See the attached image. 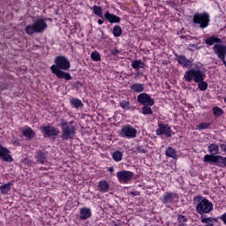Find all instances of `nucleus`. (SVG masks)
Instances as JSON below:
<instances>
[{
  "instance_id": "obj_1",
  "label": "nucleus",
  "mask_w": 226,
  "mask_h": 226,
  "mask_svg": "<svg viewBox=\"0 0 226 226\" xmlns=\"http://www.w3.org/2000/svg\"><path fill=\"white\" fill-rule=\"evenodd\" d=\"M55 64L51 65L50 70L57 79H64L65 80H72V75L68 72L72 66L70 59L65 56H58L55 58ZM64 70V71H63Z\"/></svg>"
},
{
  "instance_id": "obj_2",
  "label": "nucleus",
  "mask_w": 226,
  "mask_h": 226,
  "mask_svg": "<svg viewBox=\"0 0 226 226\" xmlns=\"http://www.w3.org/2000/svg\"><path fill=\"white\" fill-rule=\"evenodd\" d=\"M60 126L62 129V140H72L77 135L75 121L66 122V120H61Z\"/></svg>"
},
{
  "instance_id": "obj_3",
  "label": "nucleus",
  "mask_w": 226,
  "mask_h": 226,
  "mask_svg": "<svg viewBox=\"0 0 226 226\" xmlns=\"http://www.w3.org/2000/svg\"><path fill=\"white\" fill-rule=\"evenodd\" d=\"M194 202H197L196 210L199 215H207L213 211V203L209 200L198 196L194 198Z\"/></svg>"
},
{
  "instance_id": "obj_4",
  "label": "nucleus",
  "mask_w": 226,
  "mask_h": 226,
  "mask_svg": "<svg viewBox=\"0 0 226 226\" xmlns=\"http://www.w3.org/2000/svg\"><path fill=\"white\" fill-rule=\"evenodd\" d=\"M47 27H49L47 20L45 19H38L34 24L26 26L25 31L26 34L31 36L34 33H43Z\"/></svg>"
},
{
  "instance_id": "obj_5",
  "label": "nucleus",
  "mask_w": 226,
  "mask_h": 226,
  "mask_svg": "<svg viewBox=\"0 0 226 226\" xmlns=\"http://www.w3.org/2000/svg\"><path fill=\"white\" fill-rule=\"evenodd\" d=\"M184 79L186 82H192L193 80L199 83L206 80V73L200 69H190L185 72Z\"/></svg>"
},
{
  "instance_id": "obj_6",
  "label": "nucleus",
  "mask_w": 226,
  "mask_h": 226,
  "mask_svg": "<svg viewBox=\"0 0 226 226\" xmlns=\"http://www.w3.org/2000/svg\"><path fill=\"white\" fill-rule=\"evenodd\" d=\"M192 22L194 24H199L201 29H206L209 26V13H195L193 16Z\"/></svg>"
},
{
  "instance_id": "obj_7",
  "label": "nucleus",
  "mask_w": 226,
  "mask_h": 226,
  "mask_svg": "<svg viewBox=\"0 0 226 226\" xmlns=\"http://www.w3.org/2000/svg\"><path fill=\"white\" fill-rule=\"evenodd\" d=\"M120 135L124 139H135L137 137V129L130 124L124 125L120 131Z\"/></svg>"
},
{
  "instance_id": "obj_8",
  "label": "nucleus",
  "mask_w": 226,
  "mask_h": 226,
  "mask_svg": "<svg viewBox=\"0 0 226 226\" xmlns=\"http://www.w3.org/2000/svg\"><path fill=\"white\" fill-rule=\"evenodd\" d=\"M137 102L140 105H147L153 107L154 105V99L151 98L147 93H141L137 96Z\"/></svg>"
},
{
  "instance_id": "obj_9",
  "label": "nucleus",
  "mask_w": 226,
  "mask_h": 226,
  "mask_svg": "<svg viewBox=\"0 0 226 226\" xmlns=\"http://www.w3.org/2000/svg\"><path fill=\"white\" fill-rule=\"evenodd\" d=\"M157 135H165L166 137H172L174 135V132L172 131V128L165 124H159L158 129L156 130Z\"/></svg>"
},
{
  "instance_id": "obj_10",
  "label": "nucleus",
  "mask_w": 226,
  "mask_h": 226,
  "mask_svg": "<svg viewBox=\"0 0 226 226\" xmlns=\"http://www.w3.org/2000/svg\"><path fill=\"white\" fill-rule=\"evenodd\" d=\"M117 177L119 183H129L133 178V172L128 170L118 171Z\"/></svg>"
},
{
  "instance_id": "obj_11",
  "label": "nucleus",
  "mask_w": 226,
  "mask_h": 226,
  "mask_svg": "<svg viewBox=\"0 0 226 226\" xmlns=\"http://www.w3.org/2000/svg\"><path fill=\"white\" fill-rule=\"evenodd\" d=\"M41 132H42L44 137H57L59 135V129L50 125L42 126Z\"/></svg>"
},
{
  "instance_id": "obj_12",
  "label": "nucleus",
  "mask_w": 226,
  "mask_h": 226,
  "mask_svg": "<svg viewBox=\"0 0 226 226\" xmlns=\"http://www.w3.org/2000/svg\"><path fill=\"white\" fill-rule=\"evenodd\" d=\"M213 51L218 59L223 60L226 58V46L223 44H215L213 47Z\"/></svg>"
},
{
  "instance_id": "obj_13",
  "label": "nucleus",
  "mask_w": 226,
  "mask_h": 226,
  "mask_svg": "<svg viewBox=\"0 0 226 226\" xmlns=\"http://www.w3.org/2000/svg\"><path fill=\"white\" fill-rule=\"evenodd\" d=\"M203 162L205 163H214L215 165L220 167L222 165V155L206 154L204 156Z\"/></svg>"
},
{
  "instance_id": "obj_14",
  "label": "nucleus",
  "mask_w": 226,
  "mask_h": 226,
  "mask_svg": "<svg viewBox=\"0 0 226 226\" xmlns=\"http://www.w3.org/2000/svg\"><path fill=\"white\" fill-rule=\"evenodd\" d=\"M177 200H179V195L174 192H166L162 199L163 204H174Z\"/></svg>"
},
{
  "instance_id": "obj_15",
  "label": "nucleus",
  "mask_w": 226,
  "mask_h": 226,
  "mask_svg": "<svg viewBox=\"0 0 226 226\" xmlns=\"http://www.w3.org/2000/svg\"><path fill=\"white\" fill-rule=\"evenodd\" d=\"M10 150L8 148L3 147L0 145V160H4V162H8L9 163H11L13 162V157H11V154H10Z\"/></svg>"
},
{
  "instance_id": "obj_16",
  "label": "nucleus",
  "mask_w": 226,
  "mask_h": 226,
  "mask_svg": "<svg viewBox=\"0 0 226 226\" xmlns=\"http://www.w3.org/2000/svg\"><path fill=\"white\" fill-rule=\"evenodd\" d=\"M93 216V212L91 208L81 207L79 208V219L80 220H89Z\"/></svg>"
},
{
  "instance_id": "obj_17",
  "label": "nucleus",
  "mask_w": 226,
  "mask_h": 226,
  "mask_svg": "<svg viewBox=\"0 0 226 226\" xmlns=\"http://www.w3.org/2000/svg\"><path fill=\"white\" fill-rule=\"evenodd\" d=\"M104 17L107 20L110 22V24H119L121 22V18L117 17V15L111 14L109 11L104 14Z\"/></svg>"
},
{
  "instance_id": "obj_18",
  "label": "nucleus",
  "mask_w": 226,
  "mask_h": 226,
  "mask_svg": "<svg viewBox=\"0 0 226 226\" xmlns=\"http://www.w3.org/2000/svg\"><path fill=\"white\" fill-rule=\"evenodd\" d=\"M177 62L183 68H192V61L188 60L185 56H177Z\"/></svg>"
},
{
  "instance_id": "obj_19",
  "label": "nucleus",
  "mask_w": 226,
  "mask_h": 226,
  "mask_svg": "<svg viewBox=\"0 0 226 226\" xmlns=\"http://www.w3.org/2000/svg\"><path fill=\"white\" fill-rule=\"evenodd\" d=\"M110 190V184L107 182V180H102L99 182L98 185V191L102 192V193H107Z\"/></svg>"
},
{
  "instance_id": "obj_20",
  "label": "nucleus",
  "mask_w": 226,
  "mask_h": 226,
  "mask_svg": "<svg viewBox=\"0 0 226 226\" xmlns=\"http://www.w3.org/2000/svg\"><path fill=\"white\" fill-rule=\"evenodd\" d=\"M130 89L132 93H144L145 86L142 83H133L131 85Z\"/></svg>"
},
{
  "instance_id": "obj_21",
  "label": "nucleus",
  "mask_w": 226,
  "mask_h": 226,
  "mask_svg": "<svg viewBox=\"0 0 226 226\" xmlns=\"http://www.w3.org/2000/svg\"><path fill=\"white\" fill-rule=\"evenodd\" d=\"M35 159L37 160V163H41V165H43V163H45V162L47 161V154L41 151H38L35 154Z\"/></svg>"
},
{
  "instance_id": "obj_22",
  "label": "nucleus",
  "mask_w": 226,
  "mask_h": 226,
  "mask_svg": "<svg viewBox=\"0 0 226 226\" xmlns=\"http://www.w3.org/2000/svg\"><path fill=\"white\" fill-rule=\"evenodd\" d=\"M201 222L202 223H207V226H213L216 222H218V219L216 218H212V217H206V215H202L200 217Z\"/></svg>"
},
{
  "instance_id": "obj_23",
  "label": "nucleus",
  "mask_w": 226,
  "mask_h": 226,
  "mask_svg": "<svg viewBox=\"0 0 226 226\" xmlns=\"http://www.w3.org/2000/svg\"><path fill=\"white\" fill-rule=\"evenodd\" d=\"M165 154L169 158H173V160H176L177 158V152L172 147H168L166 148Z\"/></svg>"
},
{
  "instance_id": "obj_24",
  "label": "nucleus",
  "mask_w": 226,
  "mask_h": 226,
  "mask_svg": "<svg viewBox=\"0 0 226 226\" xmlns=\"http://www.w3.org/2000/svg\"><path fill=\"white\" fill-rule=\"evenodd\" d=\"M205 43L206 45H209V47H211L214 43H222V39L212 35L206 39Z\"/></svg>"
},
{
  "instance_id": "obj_25",
  "label": "nucleus",
  "mask_w": 226,
  "mask_h": 226,
  "mask_svg": "<svg viewBox=\"0 0 226 226\" xmlns=\"http://www.w3.org/2000/svg\"><path fill=\"white\" fill-rule=\"evenodd\" d=\"M22 133L26 139H31L34 138V131H33V129H31L30 127H25L22 130Z\"/></svg>"
},
{
  "instance_id": "obj_26",
  "label": "nucleus",
  "mask_w": 226,
  "mask_h": 226,
  "mask_svg": "<svg viewBox=\"0 0 226 226\" xmlns=\"http://www.w3.org/2000/svg\"><path fill=\"white\" fill-rule=\"evenodd\" d=\"M11 183H7L0 186L2 195H8L11 192Z\"/></svg>"
},
{
  "instance_id": "obj_27",
  "label": "nucleus",
  "mask_w": 226,
  "mask_h": 226,
  "mask_svg": "<svg viewBox=\"0 0 226 226\" xmlns=\"http://www.w3.org/2000/svg\"><path fill=\"white\" fill-rule=\"evenodd\" d=\"M208 153H211V154H220V147L216 144H210L208 146Z\"/></svg>"
},
{
  "instance_id": "obj_28",
  "label": "nucleus",
  "mask_w": 226,
  "mask_h": 226,
  "mask_svg": "<svg viewBox=\"0 0 226 226\" xmlns=\"http://www.w3.org/2000/svg\"><path fill=\"white\" fill-rule=\"evenodd\" d=\"M131 66L134 70H140V68H144V66H146V64L142 62V60H134L132 62Z\"/></svg>"
},
{
  "instance_id": "obj_29",
  "label": "nucleus",
  "mask_w": 226,
  "mask_h": 226,
  "mask_svg": "<svg viewBox=\"0 0 226 226\" xmlns=\"http://www.w3.org/2000/svg\"><path fill=\"white\" fill-rule=\"evenodd\" d=\"M70 103H71V105L75 107V109H79V107H84V104L82 103V101H80L78 98L70 99Z\"/></svg>"
},
{
  "instance_id": "obj_30",
  "label": "nucleus",
  "mask_w": 226,
  "mask_h": 226,
  "mask_svg": "<svg viewBox=\"0 0 226 226\" xmlns=\"http://www.w3.org/2000/svg\"><path fill=\"white\" fill-rule=\"evenodd\" d=\"M121 34H123V29L121 28V26L119 25H116L113 27V36H115V38H119V36H121Z\"/></svg>"
},
{
  "instance_id": "obj_31",
  "label": "nucleus",
  "mask_w": 226,
  "mask_h": 226,
  "mask_svg": "<svg viewBox=\"0 0 226 226\" xmlns=\"http://www.w3.org/2000/svg\"><path fill=\"white\" fill-rule=\"evenodd\" d=\"M93 11L94 15H96L97 17H103V9L102 8V6L94 5Z\"/></svg>"
},
{
  "instance_id": "obj_32",
  "label": "nucleus",
  "mask_w": 226,
  "mask_h": 226,
  "mask_svg": "<svg viewBox=\"0 0 226 226\" xmlns=\"http://www.w3.org/2000/svg\"><path fill=\"white\" fill-rule=\"evenodd\" d=\"M112 158L115 162H121L123 160V152L117 150L112 154Z\"/></svg>"
},
{
  "instance_id": "obj_33",
  "label": "nucleus",
  "mask_w": 226,
  "mask_h": 226,
  "mask_svg": "<svg viewBox=\"0 0 226 226\" xmlns=\"http://www.w3.org/2000/svg\"><path fill=\"white\" fill-rule=\"evenodd\" d=\"M91 59L95 62L102 61V55H100V52L94 50L91 53Z\"/></svg>"
},
{
  "instance_id": "obj_34",
  "label": "nucleus",
  "mask_w": 226,
  "mask_h": 226,
  "mask_svg": "<svg viewBox=\"0 0 226 226\" xmlns=\"http://www.w3.org/2000/svg\"><path fill=\"white\" fill-rule=\"evenodd\" d=\"M141 113H143L144 116L151 115L153 114V109L151 107L144 105V107L141 108Z\"/></svg>"
},
{
  "instance_id": "obj_35",
  "label": "nucleus",
  "mask_w": 226,
  "mask_h": 226,
  "mask_svg": "<svg viewBox=\"0 0 226 226\" xmlns=\"http://www.w3.org/2000/svg\"><path fill=\"white\" fill-rule=\"evenodd\" d=\"M213 112L216 117H220V116H223V109H222V108L214 107Z\"/></svg>"
},
{
  "instance_id": "obj_36",
  "label": "nucleus",
  "mask_w": 226,
  "mask_h": 226,
  "mask_svg": "<svg viewBox=\"0 0 226 226\" xmlns=\"http://www.w3.org/2000/svg\"><path fill=\"white\" fill-rule=\"evenodd\" d=\"M120 107L124 109V110H130V109H132V107L130 106V102L128 101L120 102Z\"/></svg>"
},
{
  "instance_id": "obj_37",
  "label": "nucleus",
  "mask_w": 226,
  "mask_h": 226,
  "mask_svg": "<svg viewBox=\"0 0 226 226\" xmlns=\"http://www.w3.org/2000/svg\"><path fill=\"white\" fill-rule=\"evenodd\" d=\"M198 87L200 89V91H206V89H207V82L201 80L198 82Z\"/></svg>"
},
{
  "instance_id": "obj_38",
  "label": "nucleus",
  "mask_w": 226,
  "mask_h": 226,
  "mask_svg": "<svg viewBox=\"0 0 226 226\" xmlns=\"http://www.w3.org/2000/svg\"><path fill=\"white\" fill-rule=\"evenodd\" d=\"M211 126V123H201L198 125V130H207Z\"/></svg>"
},
{
  "instance_id": "obj_39",
  "label": "nucleus",
  "mask_w": 226,
  "mask_h": 226,
  "mask_svg": "<svg viewBox=\"0 0 226 226\" xmlns=\"http://www.w3.org/2000/svg\"><path fill=\"white\" fill-rule=\"evenodd\" d=\"M188 219H186V217L185 215H178L177 216V222L179 223H186Z\"/></svg>"
},
{
  "instance_id": "obj_40",
  "label": "nucleus",
  "mask_w": 226,
  "mask_h": 226,
  "mask_svg": "<svg viewBox=\"0 0 226 226\" xmlns=\"http://www.w3.org/2000/svg\"><path fill=\"white\" fill-rule=\"evenodd\" d=\"M23 163H25V165H29L30 167L32 165H34V162H33V161H31L29 159H24Z\"/></svg>"
},
{
  "instance_id": "obj_41",
  "label": "nucleus",
  "mask_w": 226,
  "mask_h": 226,
  "mask_svg": "<svg viewBox=\"0 0 226 226\" xmlns=\"http://www.w3.org/2000/svg\"><path fill=\"white\" fill-rule=\"evenodd\" d=\"M111 54H112V56H117V54H119V49L117 48H114L111 50Z\"/></svg>"
},
{
  "instance_id": "obj_42",
  "label": "nucleus",
  "mask_w": 226,
  "mask_h": 226,
  "mask_svg": "<svg viewBox=\"0 0 226 226\" xmlns=\"http://www.w3.org/2000/svg\"><path fill=\"white\" fill-rule=\"evenodd\" d=\"M12 144H13L14 146H20V142L19 141V139H17V138H14V139H12Z\"/></svg>"
},
{
  "instance_id": "obj_43",
  "label": "nucleus",
  "mask_w": 226,
  "mask_h": 226,
  "mask_svg": "<svg viewBox=\"0 0 226 226\" xmlns=\"http://www.w3.org/2000/svg\"><path fill=\"white\" fill-rule=\"evenodd\" d=\"M220 147L223 153H226V142L222 143Z\"/></svg>"
},
{
  "instance_id": "obj_44",
  "label": "nucleus",
  "mask_w": 226,
  "mask_h": 226,
  "mask_svg": "<svg viewBox=\"0 0 226 226\" xmlns=\"http://www.w3.org/2000/svg\"><path fill=\"white\" fill-rule=\"evenodd\" d=\"M137 149L139 153H143L144 154H146V149L142 148L141 147H138Z\"/></svg>"
},
{
  "instance_id": "obj_45",
  "label": "nucleus",
  "mask_w": 226,
  "mask_h": 226,
  "mask_svg": "<svg viewBox=\"0 0 226 226\" xmlns=\"http://www.w3.org/2000/svg\"><path fill=\"white\" fill-rule=\"evenodd\" d=\"M221 219L222 220L223 223L226 225V214L222 215Z\"/></svg>"
},
{
  "instance_id": "obj_46",
  "label": "nucleus",
  "mask_w": 226,
  "mask_h": 226,
  "mask_svg": "<svg viewBox=\"0 0 226 226\" xmlns=\"http://www.w3.org/2000/svg\"><path fill=\"white\" fill-rule=\"evenodd\" d=\"M98 24L100 25V26H102V24H103V20L102 19H98Z\"/></svg>"
},
{
  "instance_id": "obj_47",
  "label": "nucleus",
  "mask_w": 226,
  "mask_h": 226,
  "mask_svg": "<svg viewBox=\"0 0 226 226\" xmlns=\"http://www.w3.org/2000/svg\"><path fill=\"white\" fill-rule=\"evenodd\" d=\"M109 172L112 174V172H114V167L109 168Z\"/></svg>"
},
{
  "instance_id": "obj_48",
  "label": "nucleus",
  "mask_w": 226,
  "mask_h": 226,
  "mask_svg": "<svg viewBox=\"0 0 226 226\" xmlns=\"http://www.w3.org/2000/svg\"><path fill=\"white\" fill-rule=\"evenodd\" d=\"M222 62V64H224L225 68H226V61L225 58H223V60H221Z\"/></svg>"
},
{
  "instance_id": "obj_49",
  "label": "nucleus",
  "mask_w": 226,
  "mask_h": 226,
  "mask_svg": "<svg viewBox=\"0 0 226 226\" xmlns=\"http://www.w3.org/2000/svg\"><path fill=\"white\" fill-rule=\"evenodd\" d=\"M178 226H186V224L185 222H180L178 223Z\"/></svg>"
}]
</instances>
